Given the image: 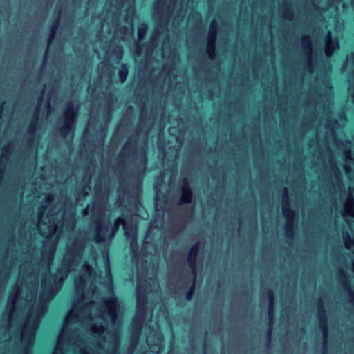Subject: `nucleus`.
<instances>
[{
	"mask_svg": "<svg viewBox=\"0 0 354 354\" xmlns=\"http://www.w3.org/2000/svg\"><path fill=\"white\" fill-rule=\"evenodd\" d=\"M93 266L85 261L75 281L76 304L67 314L53 354H116L121 322L115 296L100 297Z\"/></svg>",
	"mask_w": 354,
	"mask_h": 354,
	"instance_id": "obj_1",
	"label": "nucleus"
},
{
	"mask_svg": "<svg viewBox=\"0 0 354 354\" xmlns=\"http://www.w3.org/2000/svg\"><path fill=\"white\" fill-rule=\"evenodd\" d=\"M85 245V240L79 239L68 245L60 269L55 276L52 277V279L49 280L46 277L42 279V290L38 304L36 305L35 299L32 302H26V306L28 308V313L27 321L21 332V341L26 346V351L34 342L35 332L40 319L47 310V304L59 290L63 281L67 277L68 274L76 270L79 267Z\"/></svg>",
	"mask_w": 354,
	"mask_h": 354,
	"instance_id": "obj_2",
	"label": "nucleus"
},
{
	"mask_svg": "<svg viewBox=\"0 0 354 354\" xmlns=\"http://www.w3.org/2000/svg\"><path fill=\"white\" fill-rule=\"evenodd\" d=\"M106 202L107 196L103 197L100 202L95 198L91 209L92 223L90 227L91 230L93 233V241L96 243H104L109 245L118 230L119 227L122 225L127 238L130 240L133 259L136 261L138 244L136 242V227H131L130 229H128L122 218H117L114 225L111 227L107 223H104Z\"/></svg>",
	"mask_w": 354,
	"mask_h": 354,
	"instance_id": "obj_3",
	"label": "nucleus"
},
{
	"mask_svg": "<svg viewBox=\"0 0 354 354\" xmlns=\"http://www.w3.org/2000/svg\"><path fill=\"white\" fill-rule=\"evenodd\" d=\"M46 204L42 205L38 212V223L37 229L43 236L46 239L44 241V249L42 251V261L49 269L52 263L54 255L56 251L58 238L55 237L58 228V222L57 221L58 213L55 212L50 208L48 211L46 216V212L48 209L51 205L54 197L48 194L45 196Z\"/></svg>",
	"mask_w": 354,
	"mask_h": 354,
	"instance_id": "obj_4",
	"label": "nucleus"
},
{
	"mask_svg": "<svg viewBox=\"0 0 354 354\" xmlns=\"http://www.w3.org/2000/svg\"><path fill=\"white\" fill-rule=\"evenodd\" d=\"M20 280L21 283L24 281V288L28 292L26 294V302H32L36 298L37 290L39 285V273L34 271L32 268H29L27 272L25 273L24 268L21 267L19 272V277L18 279L17 284L15 286L12 292L8 297V301L7 308L9 311V317L10 318L15 310V304L18 299L19 296L23 291L24 286H19Z\"/></svg>",
	"mask_w": 354,
	"mask_h": 354,
	"instance_id": "obj_5",
	"label": "nucleus"
},
{
	"mask_svg": "<svg viewBox=\"0 0 354 354\" xmlns=\"http://www.w3.org/2000/svg\"><path fill=\"white\" fill-rule=\"evenodd\" d=\"M151 290V287H148V285H145L142 281L141 277L138 274L136 287L137 310L135 322L139 328L141 326L144 320L147 293Z\"/></svg>",
	"mask_w": 354,
	"mask_h": 354,
	"instance_id": "obj_6",
	"label": "nucleus"
},
{
	"mask_svg": "<svg viewBox=\"0 0 354 354\" xmlns=\"http://www.w3.org/2000/svg\"><path fill=\"white\" fill-rule=\"evenodd\" d=\"M282 213L286 219V224L285 225L286 235L287 238L292 239L295 234L293 221L295 213V211L290 207L288 192L286 187L283 189Z\"/></svg>",
	"mask_w": 354,
	"mask_h": 354,
	"instance_id": "obj_7",
	"label": "nucleus"
},
{
	"mask_svg": "<svg viewBox=\"0 0 354 354\" xmlns=\"http://www.w3.org/2000/svg\"><path fill=\"white\" fill-rule=\"evenodd\" d=\"M77 111L75 110L73 103L70 102L67 104L64 113V124L60 129L62 137L66 138L72 131Z\"/></svg>",
	"mask_w": 354,
	"mask_h": 354,
	"instance_id": "obj_8",
	"label": "nucleus"
},
{
	"mask_svg": "<svg viewBox=\"0 0 354 354\" xmlns=\"http://www.w3.org/2000/svg\"><path fill=\"white\" fill-rule=\"evenodd\" d=\"M216 25L213 21L210 24L209 32L207 37V44L206 51L208 57L214 59L216 55Z\"/></svg>",
	"mask_w": 354,
	"mask_h": 354,
	"instance_id": "obj_9",
	"label": "nucleus"
},
{
	"mask_svg": "<svg viewBox=\"0 0 354 354\" xmlns=\"http://www.w3.org/2000/svg\"><path fill=\"white\" fill-rule=\"evenodd\" d=\"M317 315L319 318V326L322 330L324 337L326 338L328 337V333L327 317L324 306V302L321 298H319L317 299Z\"/></svg>",
	"mask_w": 354,
	"mask_h": 354,
	"instance_id": "obj_10",
	"label": "nucleus"
},
{
	"mask_svg": "<svg viewBox=\"0 0 354 354\" xmlns=\"http://www.w3.org/2000/svg\"><path fill=\"white\" fill-rule=\"evenodd\" d=\"M104 266H105V276L104 277H98V282L100 284H103L109 292H112V277L110 270L109 260L107 254L104 255Z\"/></svg>",
	"mask_w": 354,
	"mask_h": 354,
	"instance_id": "obj_11",
	"label": "nucleus"
},
{
	"mask_svg": "<svg viewBox=\"0 0 354 354\" xmlns=\"http://www.w3.org/2000/svg\"><path fill=\"white\" fill-rule=\"evenodd\" d=\"M200 244L197 241L194 243L189 248L187 255V262L189 267L192 268L193 275L196 277V257L199 252Z\"/></svg>",
	"mask_w": 354,
	"mask_h": 354,
	"instance_id": "obj_12",
	"label": "nucleus"
},
{
	"mask_svg": "<svg viewBox=\"0 0 354 354\" xmlns=\"http://www.w3.org/2000/svg\"><path fill=\"white\" fill-rule=\"evenodd\" d=\"M193 198V192L191 188L190 184L187 179L182 181L181 186V196L180 199V204L190 203Z\"/></svg>",
	"mask_w": 354,
	"mask_h": 354,
	"instance_id": "obj_13",
	"label": "nucleus"
},
{
	"mask_svg": "<svg viewBox=\"0 0 354 354\" xmlns=\"http://www.w3.org/2000/svg\"><path fill=\"white\" fill-rule=\"evenodd\" d=\"M326 54L330 56L334 52L335 48L338 46V41L332 38L331 32H328L326 36Z\"/></svg>",
	"mask_w": 354,
	"mask_h": 354,
	"instance_id": "obj_14",
	"label": "nucleus"
},
{
	"mask_svg": "<svg viewBox=\"0 0 354 354\" xmlns=\"http://www.w3.org/2000/svg\"><path fill=\"white\" fill-rule=\"evenodd\" d=\"M267 294L268 297V315L270 320V325H272L274 313V293L272 290L268 289Z\"/></svg>",
	"mask_w": 354,
	"mask_h": 354,
	"instance_id": "obj_15",
	"label": "nucleus"
},
{
	"mask_svg": "<svg viewBox=\"0 0 354 354\" xmlns=\"http://www.w3.org/2000/svg\"><path fill=\"white\" fill-rule=\"evenodd\" d=\"M151 228H149L144 239L142 250L147 252L153 248V239L151 238Z\"/></svg>",
	"mask_w": 354,
	"mask_h": 354,
	"instance_id": "obj_16",
	"label": "nucleus"
},
{
	"mask_svg": "<svg viewBox=\"0 0 354 354\" xmlns=\"http://www.w3.org/2000/svg\"><path fill=\"white\" fill-rule=\"evenodd\" d=\"M301 44L304 47V49L308 52V55L310 56V53H311L312 51V44H311V40H310V38L308 35H304L302 37H301Z\"/></svg>",
	"mask_w": 354,
	"mask_h": 354,
	"instance_id": "obj_17",
	"label": "nucleus"
},
{
	"mask_svg": "<svg viewBox=\"0 0 354 354\" xmlns=\"http://www.w3.org/2000/svg\"><path fill=\"white\" fill-rule=\"evenodd\" d=\"M195 290V277L194 276V279L192 281V284L190 287L187 289L186 293H185V299L187 301H190L194 294Z\"/></svg>",
	"mask_w": 354,
	"mask_h": 354,
	"instance_id": "obj_18",
	"label": "nucleus"
},
{
	"mask_svg": "<svg viewBox=\"0 0 354 354\" xmlns=\"http://www.w3.org/2000/svg\"><path fill=\"white\" fill-rule=\"evenodd\" d=\"M147 31V26L146 24H142L138 28V37L140 41H142Z\"/></svg>",
	"mask_w": 354,
	"mask_h": 354,
	"instance_id": "obj_19",
	"label": "nucleus"
},
{
	"mask_svg": "<svg viewBox=\"0 0 354 354\" xmlns=\"http://www.w3.org/2000/svg\"><path fill=\"white\" fill-rule=\"evenodd\" d=\"M58 25H59V20L57 19V21L53 25V26L51 28L50 35H49L48 41V46L50 44V43L54 39Z\"/></svg>",
	"mask_w": 354,
	"mask_h": 354,
	"instance_id": "obj_20",
	"label": "nucleus"
},
{
	"mask_svg": "<svg viewBox=\"0 0 354 354\" xmlns=\"http://www.w3.org/2000/svg\"><path fill=\"white\" fill-rule=\"evenodd\" d=\"M127 75H128L127 68L124 66H123L122 68L119 71V76H120L121 82H124L125 81V80L127 77Z\"/></svg>",
	"mask_w": 354,
	"mask_h": 354,
	"instance_id": "obj_21",
	"label": "nucleus"
},
{
	"mask_svg": "<svg viewBox=\"0 0 354 354\" xmlns=\"http://www.w3.org/2000/svg\"><path fill=\"white\" fill-rule=\"evenodd\" d=\"M132 35V24H129V27H124V34L122 36V39L125 40L127 35Z\"/></svg>",
	"mask_w": 354,
	"mask_h": 354,
	"instance_id": "obj_22",
	"label": "nucleus"
},
{
	"mask_svg": "<svg viewBox=\"0 0 354 354\" xmlns=\"http://www.w3.org/2000/svg\"><path fill=\"white\" fill-rule=\"evenodd\" d=\"M138 274H140V276L141 277V279H142V283L145 285H148V287H151L150 282L148 281L147 280H144V279H143L145 277V274H147V272H145V276H144V274L142 272H138L137 277H138Z\"/></svg>",
	"mask_w": 354,
	"mask_h": 354,
	"instance_id": "obj_23",
	"label": "nucleus"
},
{
	"mask_svg": "<svg viewBox=\"0 0 354 354\" xmlns=\"http://www.w3.org/2000/svg\"><path fill=\"white\" fill-rule=\"evenodd\" d=\"M41 101H42V97H39V102H38V106L36 108L35 121L37 120V118H38V115H39V111H40V105H41Z\"/></svg>",
	"mask_w": 354,
	"mask_h": 354,
	"instance_id": "obj_24",
	"label": "nucleus"
},
{
	"mask_svg": "<svg viewBox=\"0 0 354 354\" xmlns=\"http://www.w3.org/2000/svg\"><path fill=\"white\" fill-rule=\"evenodd\" d=\"M116 57L118 59H121L122 57V50L121 47L118 46L116 48Z\"/></svg>",
	"mask_w": 354,
	"mask_h": 354,
	"instance_id": "obj_25",
	"label": "nucleus"
},
{
	"mask_svg": "<svg viewBox=\"0 0 354 354\" xmlns=\"http://www.w3.org/2000/svg\"><path fill=\"white\" fill-rule=\"evenodd\" d=\"M292 12L289 10H286L285 12V15H284V17L286 19H288V20H290L292 19Z\"/></svg>",
	"mask_w": 354,
	"mask_h": 354,
	"instance_id": "obj_26",
	"label": "nucleus"
},
{
	"mask_svg": "<svg viewBox=\"0 0 354 354\" xmlns=\"http://www.w3.org/2000/svg\"><path fill=\"white\" fill-rule=\"evenodd\" d=\"M158 330H159V325L158 324V322L156 321V348L158 347V341L159 339L158 333Z\"/></svg>",
	"mask_w": 354,
	"mask_h": 354,
	"instance_id": "obj_27",
	"label": "nucleus"
},
{
	"mask_svg": "<svg viewBox=\"0 0 354 354\" xmlns=\"http://www.w3.org/2000/svg\"><path fill=\"white\" fill-rule=\"evenodd\" d=\"M91 256H92V264L96 266V253L95 252H91Z\"/></svg>",
	"mask_w": 354,
	"mask_h": 354,
	"instance_id": "obj_28",
	"label": "nucleus"
},
{
	"mask_svg": "<svg viewBox=\"0 0 354 354\" xmlns=\"http://www.w3.org/2000/svg\"><path fill=\"white\" fill-rule=\"evenodd\" d=\"M89 208H90V207L88 206L86 209H84L83 210V215L84 216H86V215H88L89 214Z\"/></svg>",
	"mask_w": 354,
	"mask_h": 354,
	"instance_id": "obj_29",
	"label": "nucleus"
},
{
	"mask_svg": "<svg viewBox=\"0 0 354 354\" xmlns=\"http://www.w3.org/2000/svg\"><path fill=\"white\" fill-rule=\"evenodd\" d=\"M158 267V263L156 262V268ZM156 294L158 293V289H159V283H158V279L156 278Z\"/></svg>",
	"mask_w": 354,
	"mask_h": 354,
	"instance_id": "obj_30",
	"label": "nucleus"
},
{
	"mask_svg": "<svg viewBox=\"0 0 354 354\" xmlns=\"http://www.w3.org/2000/svg\"><path fill=\"white\" fill-rule=\"evenodd\" d=\"M47 107H48V114L49 115L50 113V102H47Z\"/></svg>",
	"mask_w": 354,
	"mask_h": 354,
	"instance_id": "obj_31",
	"label": "nucleus"
},
{
	"mask_svg": "<svg viewBox=\"0 0 354 354\" xmlns=\"http://www.w3.org/2000/svg\"><path fill=\"white\" fill-rule=\"evenodd\" d=\"M347 238H348V241L352 244H354V241L353 239H351L348 235H347Z\"/></svg>",
	"mask_w": 354,
	"mask_h": 354,
	"instance_id": "obj_32",
	"label": "nucleus"
},
{
	"mask_svg": "<svg viewBox=\"0 0 354 354\" xmlns=\"http://www.w3.org/2000/svg\"><path fill=\"white\" fill-rule=\"evenodd\" d=\"M307 66H308V69H310L311 68V63H310V60L308 61Z\"/></svg>",
	"mask_w": 354,
	"mask_h": 354,
	"instance_id": "obj_33",
	"label": "nucleus"
},
{
	"mask_svg": "<svg viewBox=\"0 0 354 354\" xmlns=\"http://www.w3.org/2000/svg\"><path fill=\"white\" fill-rule=\"evenodd\" d=\"M348 202H351L352 204L354 203V199L353 198H351L348 200Z\"/></svg>",
	"mask_w": 354,
	"mask_h": 354,
	"instance_id": "obj_34",
	"label": "nucleus"
},
{
	"mask_svg": "<svg viewBox=\"0 0 354 354\" xmlns=\"http://www.w3.org/2000/svg\"><path fill=\"white\" fill-rule=\"evenodd\" d=\"M158 2V0H156V3ZM156 19H158V10L156 9ZM158 27V23L156 22V28Z\"/></svg>",
	"mask_w": 354,
	"mask_h": 354,
	"instance_id": "obj_35",
	"label": "nucleus"
},
{
	"mask_svg": "<svg viewBox=\"0 0 354 354\" xmlns=\"http://www.w3.org/2000/svg\"><path fill=\"white\" fill-rule=\"evenodd\" d=\"M158 176H156V181L158 180ZM158 187H156V196L158 195ZM157 199H158V198L156 197V200H157Z\"/></svg>",
	"mask_w": 354,
	"mask_h": 354,
	"instance_id": "obj_36",
	"label": "nucleus"
},
{
	"mask_svg": "<svg viewBox=\"0 0 354 354\" xmlns=\"http://www.w3.org/2000/svg\"><path fill=\"white\" fill-rule=\"evenodd\" d=\"M271 332H272V328H269V330H268V335H270Z\"/></svg>",
	"mask_w": 354,
	"mask_h": 354,
	"instance_id": "obj_37",
	"label": "nucleus"
},
{
	"mask_svg": "<svg viewBox=\"0 0 354 354\" xmlns=\"http://www.w3.org/2000/svg\"><path fill=\"white\" fill-rule=\"evenodd\" d=\"M74 223L72 224V225L70 227V230H73L74 229Z\"/></svg>",
	"mask_w": 354,
	"mask_h": 354,
	"instance_id": "obj_38",
	"label": "nucleus"
},
{
	"mask_svg": "<svg viewBox=\"0 0 354 354\" xmlns=\"http://www.w3.org/2000/svg\"><path fill=\"white\" fill-rule=\"evenodd\" d=\"M35 125L34 124V126H32L30 127L31 130H32L34 131H35Z\"/></svg>",
	"mask_w": 354,
	"mask_h": 354,
	"instance_id": "obj_39",
	"label": "nucleus"
},
{
	"mask_svg": "<svg viewBox=\"0 0 354 354\" xmlns=\"http://www.w3.org/2000/svg\"><path fill=\"white\" fill-rule=\"evenodd\" d=\"M87 194H88V192H87V191H86V192H85V194H84V196H86Z\"/></svg>",
	"mask_w": 354,
	"mask_h": 354,
	"instance_id": "obj_40",
	"label": "nucleus"
},
{
	"mask_svg": "<svg viewBox=\"0 0 354 354\" xmlns=\"http://www.w3.org/2000/svg\"><path fill=\"white\" fill-rule=\"evenodd\" d=\"M349 169L348 167H346V171H348Z\"/></svg>",
	"mask_w": 354,
	"mask_h": 354,
	"instance_id": "obj_41",
	"label": "nucleus"
},
{
	"mask_svg": "<svg viewBox=\"0 0 354 354\" xmlns=\"http://www.w3.org/2000/svg\"><path fill=\"white\" fill-rule=\"evenodd\" d=\"M156 94L158 93V91H156Z\"/></svg>",
	"mask_w": 354,
	"mask_h": 354,
	"instance_id": "obj_42",
	"label": "nucleus"
},
{
	"mask_svg": "<svg viewBox=\"0 0 354 354\" xmlns=\"http://www.w3.org/2000/svg\"><path fill=\"white\" fill-rule=\"evenodd\" d=\"M324 354H327L326 352H325Z\"/></svg>",
	"mask_w": 354,
	"mask_h": 354,
	"instance_id": "obj_43",
	"label": "nucleus"
}]
</instances>
